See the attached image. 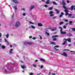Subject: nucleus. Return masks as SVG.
Returning a JSON list of instances; mask_svg holds the SVG:
<instances>
[{
	"label": "nucleus",
	"instance_id": "nucleus-27",
	"mask_svg": "<svg viewBox=\"0 0 75 75\" xmlns=\"http://www.w3.org/2000/svg\"><path fill=\"white\" fill-rule=\"evenodd\" d=\"M64 24V22H60L59 23L60 25H61V24Z\"/></svg>",
	"mask_w": 75,
	"mask_h": 75
},
{
	"label": "nucleus",
	"instance_id": "nucleus-35",
	"mask_svg": "<svg viewBox=\"0 0 75 75\" xmlns=\"http://www.w3.org/2000/svg\"><path fill=\"white\" fill-rule=\"evenodd\" d=\"M30 75H34V74L33 73H32L31 72L29 74Z\"/></svg>",
	"mask_w": 75,
	"mask_h": 75
},
{
	"label": "nucleus",
	"instance_id": "nucleus-45",
	"mask_svg": "<svg viewBox=\"0 0 75 75\" xmlns=\"http://www.w3.org/2000/svg\"><path fill=\"white\" fill-rule=\"evenodd\" d=\"M51 30L52 31H55L54 29H51Z\"/></svg>",
	"mask_w": 75,
	"mask_h": 75
},
{
	"label": "nucleus",
	"instance_id": "nucleus-32",
	"mask_svg": "<svg viewBox=\"0 0 75 75\" xmlns=\"http://www.w3.org/2000/svg\"><path fill=\"white\" fill-rule=\"evenodd\" d=\"M53 4H55L56 5V4H57V3H56V2H55V1H53Z\"/></svg>",
	"mask_w": 75,
	"mask_h": 75
},
{
	"label": "nucleus",
	"instance_id": "nucleus-28",
	"mask_svg": "<svg viewBox=\"0 0 75 75\" xmlns=\"http://www.w3.org/2000/svg\"><path fill=\"white\" fill-rule=\"evenodd\" d=\"M49 13L51 14H53V12L52 11H50L49 12Z\"/></svg>",
	"mask_w": 75,
	"mask_h": 75
},
{
	"label": "nucleus",
	"instance_id": "nucleus-40",
	"mask_svg": "<svg viewBox=\"0 0 75 75\" xmlns=\"http://www.w3.org/2000/svg\"><path fill=\"white\" fill-rule=\"evenodd\" d=\"M63 28H65H65H67V27H66V26L65 25H64L63 26Z\"/></svg>",
	"mask_w": 75,
	"mask_h": 75
},
{
	"label": "nucleus",
	"instance_id": "nucleus-14",
	"mask_svg": "<svg viewBox=\"0 0 75 75\" xmlns=\"http://www.w3.org/2000/svg\"><path fill=\"white\" fill-rule=\"evenodd\" d=\"M13 50V49H11L10 50V51H9V52L11 53V54H13V52H12V51Z\"/></svg>",
	"mask_w": 75,
	"mask_h": 75
},
{
	"label": "nucleus",
	"instance_id": "nucleus-3",
	"mask_svg": "<svg viewBox=\"0 0 75 75\" xmlns=\"http://www.w3.org/2000/svg\"><path fill=\"white\" fill-rule=\"evenodd\" d=\"M16 27H18L20 25V23L19 22H17L15 23Z\"/></svg>",
	"mask_w": 75,
	"mask_h": 75
},
{
	"label": "nucleus",
	"instance_id": "nucleus-36",
	"mask_svg": "<svg viewBox=\"0 0 75 75\" xmlns=\"http://www.w3.org/2000/svg\"><path fill=\"white\" fill-rule=\"evenodd\" d=\"M63 51H69V50L64 49Z\"/></svg>",
	"mask_w": 75,
	"mask_h": 75
},
{
	"label": "nucleus",
	"instance_id": "nucleus-52",
	"mask_svg": "<svg viewBox=\"0 0 75 75\" xmlns=\"http://www.w3.org/2000/svg\"><path fill=\"white\" fill-rule=\"evenodd\" d=\"M33 66L34 67H35L36 68L37 67V66L36 65H33Z\"/></svg>",
	"mask_w": 75,
	"mask_h": 75
},
{
	"label": "nucleus",
	"instance_id": "nucleus-31",
	"mask_svg": "<svg viewBox=\"0 0 75 75\" xmlns=\"http://www.w3.org/2000/svg\"><path fill=\"white\" fill-rule=\"evenodd\" d=\"M54 47H55L56 48H58V47H59V46L58 45H56V46H54Z\"/></svg>",
	"mask_w": 75,
	"mask_h": 75
},
{
	"label": "nucleus",
	"instance_id": "nucleus-22",
	"mask_svg": "<svg viewBox=\"0 0 75 75\" xmlns=\"http://www.w3.org/2000/svg\"><path fill=\"white\" fill-rule=\"evenodd\" d=\"M2 47V49H4L5 48V46L4 45H3L1 47Z\"/></svg>",
	"mask_w": 75,
	"mask_h": 75
},
{
	"label": "nucleus",
	"instance_id": "nucleus-18",
	"mask_svg": "<svg viewBox=\"0 0 75 75\" xmlns=\"http://www.w3.org/2000/svg\"><path fill=\"white\" fill-rule=\"evenodd\" d=\"M40 60L41 61H43V62H45V60H44V59L40 58Z\"/></svg>",
	"mask_w": 75,
	"mask_h": 75
},
{
	"label": "nucleus",
	"instance_id": "nucleus-20",
	"mask_svg": "<svg viewBox=\"0 0 75 75\" xmlns=\"http://www.w3.org/2000/svg\"><path fill=\"white\" fill-rule=\"evenodd\" d=\"M68 36H69V37H72V34L70 33L69 34H68Z\"/></svg>",
	"mask_w": 75,
	"mask_h": 75
},
{
	"label": "nucleus",
	"instance_id": "nucleus-56",
	"mask_svg": "<svg viewBox=\"0 0 75 75\" xmlns=\"http://www.w3.org/2000/svg\"><path fill=\"white\" fill-rule=\"evenodd\" d=\"M67 3H69V0L67 1Z\"/></svg>",
	"mask_w": 75,
	"mask_h": 75
},
{
	"label": "nucleus",
	"instance_id": "nucleus-53",
	"mask_svg": "<svg viewBox=\"0 0 75 75\" xmlns=\"http://www.w3.org/2000/svg\"><path fill=\"white\" fill-rule=\"evenodd\" d=\"M64 40H65V41H67V39L66 38H64Z\"/></svg>",
	"mask_w": 75,
	"mask_h": 75
},
{
	"label": "nucleus",
	"instance_id": "nucleus-58",
	"mask_svg": "<svg viewBox=\"0 0 75 75\" xmlns=\"http://www.w3.org/2000/svg\"><path fill=\"white\" fill-rule=\"evenodd\" d=\"M71 44H69L68 45V47H71Z\"/></svg>",
	"mask_w": 75,
	"mask_h": 75
},
{
	"label": "nucleus",
	"instance_id": "nucleus-21",
	"mask_svg": "<svg viewBox=\"0 0 75 75\" xmlns=\"http://www.w3.org/2000/svg\"><path fill=\"white\" fill-rule=\"evenodd\" d=\"M55 11H57V13H59V11L57 9H55Z\"/></svg>",
	"mask_w": 75,
	"mask_h": 75
},
{
	"label": "nucleus",
	"instance_id": "nucleus-16",
	"mask_svg": "<svg viewBox=\"0 0 75 75\" xmlns=\"http://www.w3.org/2000/svg\"><path fill=\"white\" fill-rule=\"evenodd\" d=\"M5 42H7V43H8V44H7L8 45V44H9V42H8V41H7V39H5Z\"/></svg>",
	"mask_w": 75,
	"mask_h": 75
},
{
	"label": "nucleus",
	"instance_id": "nucleus-6",
	"mask_svg": "<svg viewBox=\"0 0 75 75\" xmlns=\"http://www.w3.org/2000/svg\"><path fill=\"white\" fill-rule=\"evenodd\" d=\"M34 8V5L31 6L29 9V11H31Z\"/></svg>",
	"mask_w": 75,
	"mask_h": 75
},
{
	"label": "nucleus",
	"instance_id": "nucleus-47",
	"mask_svg": "<svg viewBox=\"0 0 75 75\" xmlns=\"http://www.w3.org/2000/svg\"><path fill=\"white\" fill-rule=\"evenodd\" d=\"M70 52H74V53H75V52L73 51H71V50L70 51Z\"/></svg>",
	"mask_w": 75,
	"mask_h": 75
},
{
	"label": "nucleus",
	"instance_id": "nucleus-60",
	"mask_svg": "<svg viewBox=\"0 0 75 75\" xmlns=\"http://www.w3.org/2000/svg\"><path fill=\"white\" fill-rule=\"evenodd\" d=\"M35 62H38V60H36L35 61Z\"/></svg>",
	"mask_w": 75,
	"mask_h": 75
},
{
	"label": "nucleus",
	"instance_id": "nucleus-9",
	"mask_svg": "<svg viewBox=\"0 0 75 75\" xmlns=\"http://www.w3.org/2000/svg\"><path fill=\"white\" fill-rule=\"evenodd\" d=\"M12 1L14 3H18V2L17 1V0H12Z\"/></svg>",
	"mask_w": 75,
	"mask_h": 75
},
{
	"label": "nucleus",
	"instance_id": "nucleus-48",
	"mask_svg": "<svg viewBox=\"0 0 75 75\" xmlns=\"http://www.w3.org/2000/svg\"><path fill=\"white\" fill-rule=\"evenodd\" d=\"M9 37L8 34H7L6 35V38H8Z\"/></svg>",
	"mask_w": 75,
	"mask_h": 75
},
{
	"label": "nucleus",
	"instance_id": "nucleus-51",
	"mask_svg": "<svg viewBox=\"0 0 75 75\" xmlns=\"http://www.w3.org/2000/svg\"><path fill=\"white\" fill-rule=\"evenodd\" d=\"M52 75H55V74L54 73L52 74Z\"/></svg>",
	"mask_w": 75,
	"mask_h": 75
},
{
	"label": "nucleus",
	"instance_id": "nucleus-15",
	"mask_svg": "<svg viewBox=\"0 0 75 75\" xmlns=\"http://www.w3.org/2000/svg\"><path fill=\"white\" fill-rule=\"evenodd\" d=\"M73 23V22H72V21H69V25H72V24Z\"/></svg>",
	"mask_w": 75,
	"mask_h": 75
},
{
	"label": "nucleus",
	"instance_id": "nucleus-5",
	"mask_svg": "<svg viewBox=\"0 0 75 75\" xmlns=\"http://www.w3.org/2000/svg\"><path fill=\"white\" fill-rule=\"evenodd\" d=\"M61 55H63V56H64V57H67L68 56V55L65 52H63V54H61Z\"/></svg>",
	"mask_w": 75,
	"mask_h": 75
},
{
	"label": "nucleus",
	"instance_id": "nucleus-59",
	"mask_svg": "<svg viewBox=\"0 0 75 75\" xmlns=\"http://www.w3.org/2000/svg\"><path fill=\"white\" fill-rule=\"evenodd\" d=\"M29 38H32V36H30L29 37Z\"/></svg>",
	"mask_w": 75,
	"mask_h": 75
},
{
	"label": "nucleus",
	"instance_id": "nucleus-61",
	"mask_svg": "<svg viewBox=\"0 0 75 75\" xmlns=\"http://www.w3.org/2000/svg\"><path fill=\"white\" fill-rule=\"evenodd\" d=\"M1 37V34L0 33V38Z\"/></svg>",
	"mask_w": 75,
	"mask_h": 75
},
{
	"label": "nucleus",
	"instance_id": "nucleus-50",
	"mask_svg": "<svg viewBox=\"0 0 75 75\" xmlns=\"http://www.w3.org/2000/svg\"><path fill=\"white\" fill-rule=\"evenodd\" d=\"M45 7H48V6L47 5H45Z\"/></svg>",
	"mask_w": 75,
	"mask_h": 75
},
{
	"label": "nucleus",
	"instance_id": "nucleus-41",
	"mask_svg": "<svg viewBox=\"0 0 75 75\" xmlns=\"http://www.w3.org/2000/svg\"><path fill=\"white\" fill-rule=\"evenodd\" d=\"M14 8L15 10H17V7H16V6H15Z\"/></svg>",
	"mask_w": 75,
	"mask_h": 75
},
{
	"label": "nucleus",
	"instance_id": "nucleus-64",
	"mask_svg": "<svg viewBox=\"0 0 75 75\" xmlns=\"http://www.w3.org/2000/svg\"><path fill=\"white\" fill-rule=\"evenodd\" d=\"M10 47L11 48L13 47V46H12L11 45H10Z\"/></svg>",
	"mask_w": 75,
	"mask_h": 75
},
{
	"label": "nucleus",
	"instance_id": "nucleus-10",
	"mask_svg": "<svg viewBox=\"0 0 75 75\" xmlns=\"http://www.w3.org/2000/svg\"><path fill=\"white\" fill-rule=\"evenodd\" d=\"M38 26L40 27H42V24L41 23H39L38 24Z\"/></svg>",
	"mask_w": 75,
	"mask_h": 75
},
{
	"label": "nucleus",
	"instance_id": "nucleus-55",
	"mask_svg": "<svg viewBox=\"0 0 75 75\" xmlns=\"http://www.w3.org/2000/svg\"><path fill=\"white\" fill-rule=\"evenodd\" d=\"M57 17L54 16L53 18L52 19H54V18H56Z\"/></svg>",
	"mask_w": 75,
	"mask_h": 75
},
{
	"label": "nucleus",
	"instance_id": "nucleus-37",
	"mask_svg": "<svg viewBox=\"0 0 75 75\" xmlns=\"http://www.w3.org/2000/svg\"><path fill=\"white\" fill-rule=\"evenodd\" d=\"M39 37H40V39L41 40H42V36H41L40 35H39Z\"/></svg>",
	"mask_w": 75,
	"mask_h": 75
},
{
	"label": "nucleus",
	"instance_id": "nucleus-4",
	"mask_svg": "<svg viewBox=\"0 0 75 75\" xmlns=\"http://www.w3.org/2000/svg\"><path fill=\"white\" fill-rule=\"evenodd\" d=\"M24 44H25V45H26V44H29V45H32V44H33V43L28 42H24Z\"/></svg>",
	"mask_w": 75,
	"mask_h": 75
},
{
	"label": "nucleus",
	"instance_id": "nucleus-1",
	"mask_svg": "<svg viewBox=\"0 0 75 75\" xmlns=\"http://www.w3.org/2000/svg\"><path fill=\"white\" fill-rule=\"evenodd\" d=\"M64 11L65 12V15L66 16H68V15H69V17H71V16H72L71 14H69V13H68V11L66 9L64 10Z\"/></svg>",
	"mask_w": 75,
	"mask_h": 75
},
{
	"label": "nucleus",
	"instance_id": "nucleus-8",
	"mask_svg": "<svg viewBox=\"0 0 75 75\" xmlns=\"http://www.w3.org/2000/svg\"><path fill=\"white\" fill-rule=\"evenodd\" d=\"M68 9H71V11H72L74 10V6L72 5L71 7V8H68Z\"/></svg>",
	"mask_w": 75,
	"mask_h": 75
},
{
	"label": "nucleus",
	"instance_id": "nucleus-11",
	"mask_svg": "<svg viewBox=\"0 0 75 75\" xmlns=\"http://www.w3.org/2000/svg\"><path fill=\"white\" fill-rule=\"evenodd\" d=\"M50 44H52V45H55V43L54 42H51Z\"/></svg>",
	"mask_w": 75,
	"mask_h": 75
},
{
	"label": "nucleus",
	"instance_id": "nucleus-24",
	"mask_svg": "<svg viewBox=\"0 0 75 75\" xmlns=\"http://www.w3.org/2000/svg\"><path fill=\"white\" fill-rule=\"evenodd\" d=\"M21 67L22 69H25L24 67H24V65H23V66L21 65Z\"/></svg>",
	"mask_w": 75,
	"mask_h": 75
},
{
	"label": "nucleus",
	"instance_id": "nucleus-23",
	"mask_svg": "<svg viewBox=\"0 0 75 75\" xmlns=\"http://www.w3.org/2000/svg\"><path fill=\"white\" fill-rule=\"evenodd\" d=\"M58 37V35H55L54 36H52V38H54V37Z\"/></svg>",
	"mask_w": 75,
	"mask_h": 75
},
{
	"label": "nucleus",
	"instance_id": "nucleus-7",
	"mask_svg": "<svg viewBox=\"0 0 75 75\" xmlns=\"http://www.w3.org/2000/svg\"><path fill=\"white\" fill-rule=\"evenodd\" d=\"M61 34H66L67 33L65 32H63L62 31V30H61V31H60Z\"/></svg>",
	"mask_w": 75,
	"mask_h": 75
},
{
	"label": "nucleus",
	"instance_id": "nucleus-29",
	"mask_svg": "<svg viewBox=\"0 0 75 75\" xmlns=\"http://www.w3.org/2000/svg\"><path fill=\"white\" fill-rule=\"evenodd\" d=\"M52 9V7H51L49 9V10H51Z\"/></svg>",
	"mask_w": 75,
	"mask_h": 75
},
{
	"label": "nucleus",
	"instance_id": "nucleus-13",
	"mask_svg": "<svg viewBox=\"0 0 75 75\" xmlns=\"http://www.w3.org/2000/svg\"><path fill=\"white\" fill-rule=\"evenodd\" d=\"M45 33L47 36H50V33L47 32V31L45 32Z\"/></svg>",
	"mask_w": 75,
	"mask_h": 75
},
{
	"label": "nucleus",
	"instance_id": "nucleus-34",
	"mask_svg": "<svg viewBox=\"0 0 75 75\" xmlns=\"http://www.w3.org/2000/svg\"><path fill=\"white\" fill-rule=\"evenodd\" d=\"M45 3H46V4H50V2L47 1H46Z\"/></svg>",
	"mask_w": 75,
	"mask_h": 75
},
{
	"label": "nucleus",
	"instance_id": "nucleus-39",
	"mask_svg": "<svg viewBox=\"0 0 75 75\" xmlns=\"http://www.w3.org/2000/svg\"><path fill=\"white\" fill-rule=\"evenodd\" d=\"M65 22H68V20H67V19H66L65 20Z\"/></svg>",
	"mask_w": 75,
	"mask_h": 75
},
{
	"label": "nucleus",
	"instance_id": "nucleus-57",
	"mask_svg": "<svg viewBox=\"0 0 75 75\" xmlns=\"http://www.w3.org/2000/svg\"><path fill=\"white\" fill-rule=\"evenodd\" d=\"M33 40H35V39H36V38H34V37H33Z\"/></svg>",
	"mask_w": 75,
	"mask_h": 75
},
{
	"label": "nucleus",
	"instance_id": "nucleus-38",
	"mask_svg": "<svg viewBox=\"0 0 75 75\" xmlns=\"http://www.w3.org/2000/svg\"><path fill=\"white\" fill-rule=\"evenodd\" d=\"M53 40L54 41H56V40H57V38H54L53 39Z\"/></svg>",
	"mask_w": 75,
	"mask_h": 75
},
{
	"label": "nucleus",
	"instance_id": "nucleus-54",
	"mask_svg": "<svg viewBox=\"0 0 75 75\" xmlns=\"http://www.w3.org/2000/svg\"><path fill=\"white\" fill-rule=\"evenodd\" d=\"M41 68H43V66L42 65L40 67Z\"/></svg>",
	"mask_w": 75,
	"mask_h": 75
},
{
	"label": "nucleus",
	"instance_id": "nucleus-19",
	"mask_svg": "<svg viewBox=\"0 0 75 75\" xmlns=\"http://www.w3.org/2000/svg\"><path fill=\"white\" fill-rule=\"evenodd\" d=\"M31 27L32 28H33V29H35V27L33 25H32L31 26Z\"/></svg>",
	"mask_w": 75,
	"mask_h": 75
},
{
	"label": "nucleus",
	"instance_id": "nucleus-17",
	"mask_svg": "<svg viewBox=\"0 0 75 75\" xmlns=\"http://www.w3.org/2000/svg\"><path fill=\"white\" fill-rule=\"evenodd\" d=\"M59 29H60V31H61V30H63V29H62V28L61 27V26H59Z\"/></svg>",
	"mask_w": 75,
	"mask_h": 75
},
{
	"label": "nucleus",
	"instance_id": "nucleus-46",
	"mask_svg": "<svg viewBox=\"0 0 75 75\" xmlns=\"http://www.w3.org/2000/svg\"><path fill=\"white\" fill-rule=\"evenodd\" d=\"M23 15L24 16H25V15H26V14H25V13H23Z\"/></svg>",
	"mask_w": 75,
	"mask_h": 75
},
{
	"label": "nucleus",
	"instance_id": "nucleus-63",
	"mask_svg": "<svg viewBox=\"0 0 75 75\" xmlns=\"http://www.w3.org/2000/svg\"><path fill=\"white\" fill-rule=\"evenodd\" d=\"M22 10H24L25 11V8H22Z\"/></svg>",
	"mask_w": 75,
	"mask_h": 75
},
{
	"label": "nucleus",
	"instance_id": "nucleus-42",
	"mask_svg": "<svg viewBox=\"0 0 75 75\" xmlns=\"http://www.w3.org/2000/svg\"><path fill=\"white\" fill-rule=\"evenodd\" d=\"M14 15H12V16H11V18H14Z\"/></svg>",
	"mask_w": 75,
	"mask_h": 75
},
{
	"label": "nucleus",
	"instance_id": "nucleus-26",
	"mask_svg": "<svg viewBox=\"0 0 75 75\" xmlns=\"http://www.w3.org/2000/svg\"><path fill=\"white\" fill-rule=\"evenodd\" d=\"M71 30H72L73 31H75V28H72Z\"/></svg>",
	"mask_w": 75,
	"mask_h": 75
},
{
	"label": "nucleus",
	"instance_id": "nucleus-30",
	"mask_svg": "<svg viewBox=\"0 0 75 75\" xmlns=\"http://www.w3.org/2000/svg\"><path fill=\"white\" fill-rule=\"evenodd\" d=\"M29 23H30V24H34V23H32L30 21H29Z\"/></svg>",
	"mask_w": 75,
	"mask_h": 75
},
{
	"label": "nucleus",
	"instance_id": "nucleus-12",
	"mask_svg": "<svg viewBox=\"0 0 75 75\" xmlns=\"http://www.w3.org/2000/svg\"><path fill=\"white\" fill-rule=\"evenodd\" d=\"M68 42H71V38H69L67 39V40Z\"/></svg>",
	"mask_w": 75,
	"mask_h": 75
},
{
	"label": "nucleus",
	"instance_id": "nucleus-25",
	"mask_svg": "<svg viewBox=\"0 0 75 75\" xmlns=\"http://www.w3.org/2000/svg\"><path fill=\"white\" fill-rule=\"evenodd\" d=\"M67 42V41H64V42L62 43V44L63 45H65V44H65V43Z\"/></svg>",
	"mask_w": 75,
	"mask_h": 75
},
{
	"label": "nucleus",
	"instance_id": "nucleus-49",
	"mask_svg": "<svg viewBox=\"0 0 75 75\" xmlns=\"http://www.w3.org/2000/svg\"><path fill=\"white\" fill-rule=\"evenodd\" d=\"M61 14L62 15H64V13L63 12H61Z\"/></svg>",
	"mask_w": 75,
	"mask_h": 75
},
{
	"label": "nucleus",
	"instance_id": "nucleus-43",
	"mask_svg": "<svg viewBox=\"0 0 75 75\" xmlns=\"http://www.w3.org/2000/svg\"><path fill=\"white\" fill-rule=\"evenodd\" d=\"M50 17H53L54 16V15L53 14H52L50 15Z\"/></svg>",
	"mask_w": 75,
	"mask_h": 75
},
{
	"label": "nucleus",
	"instance_id": "nucleus-44",
	"mask_svg": "<svg viewBox=\"0 0 75 75\" xmlns=\"http://www.w3.org/2000/svg\"><path fill=\"white\" fill-rule=\"evenodd\" d=\"M62 17V15H60V16H59V17L61 18V17Z\"/></svg>",
	"mask_w": 75,
	"mask_h": 75
},
{
	"label": "nucleus",
	"instance_id": "nucleus-33",
	"mask_svg": "<svg viewBox=\"0 0 75 75\" xmlns=\"http://www.w3.org/2000/svg\"><path fill=\"white\" fill-rule=\"evenodd\" d=\"M54 50H55L56 51H59V49H57V48H56L55 47L54 48Z\"/></svg>",
	"mask_w": 75,
	"mask_h": 75
},
{
	"label": "nucleus",
	"instance_id": "nucleus-2",
	"mask_svg": "<svg viewBox=\"0 0 75 75\" xmlns=\"http://www.w3.org/2000/svg\"><path fill=\"white\" fill-rule=\"evenodd\" d=\"M62 4L63 6V8H64L65 9H66V10H67V8H66V7H65L66 3H65V1L64 0H63L62 1Z\"/></svg>",
	"mask_w": 75,
	"mask_h": 75
},
{
	"label": "nucleus",
	"instance_id": "nucleus-62",
	"mask_svg": "<svg viewBox=\"0 0 75 75\" xmlns=\"http://www.w3.org/2000/svg\"><path fill=\"white\" fill-rule=\"evenodd\" d=\"M42 2H45V1L44 0H41Z\"/></svg>",
	"mask_w": 75,
	"mask_h": 75
}]
</instances>
